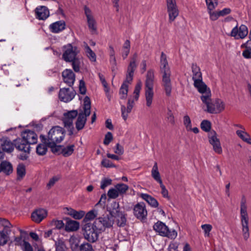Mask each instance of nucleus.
Here are the masks:
<instances>
[{
    "label": "nucleus",
    "mask_w": 251,
    "mask_h": 251,
    "mask_svg": "<svg viewBox=\"0 0 251 251\" xmlns=\"http://www.w3.org/2000/svg\"><path fill=\"white\" fill-rule=\"evenodd\" d=\"M201 99L206 106L205 111L211 114H219L225 109V104L221 99H216L213 102L211 100V91L209 88L201 92Z\"/></svg>",
    "instance_id": "1"
},
{
    "label": "nucleus",
    "mask_w": 251,
    "mask_h": 251,
    "mask_svg": "<svg viewBox=\"0 0 251 251\" xmlns=\"http://www.w3.org/2000/svg\"><path fill=\"white\" fill-rule=\"evenodd\" d=\"M137 54L134 53L128 65L126 79L122 84L119 90V95L121 99L125 100L127 97L128 85L132 81L134 72L137 67Z\"/></svg>",
    "instance_id": "2"
},
{
    "label": "nucleus",
    "mask_w": 251,
    "mask_h": 251,
    "mask_svg": "<svg viewBox=\"0 0 251 251\" xmlns=\"http://www.w3.org/2000/svg\"><path fill=\"white\" fill-rule=\"evenodd\" d=\"M160 63V72L162 75V86L164 87L166 94L170 96L172 91L171 71L167 55L163 52L161 54Z\"/></svg>",
    "instance_id": "3"
},
{
    "label": "nucleus",
    "mask_w": 251,
    "mask_h": 251,
    "mask_svg": "<svg viewBox=\"0 0 251 251\" xmlns=\"http://www.w3.org/2000/svg\"><path fill=\"white\" fill-rule=\"evenodd\" d=\"M65 131L63 128L59 126L52 127L49 132L48 138L40 136V138H44V142L51 147L57 143H60L64 138Z\"/></svg>",
    "instance_id": "4"
},
{
    "label": "nucleus",
    "mask_w": 251,
    "mask_h": 251,
    "mask_svg": "<svg viewBox=\"0 0 251 251\" xmlns=\"http://www.w3.org/2000/svg\"><path fill=\"white\" fill-rule=\"evenodd\" d=\"M101 232V230L95 222L93 224H86L82 227V232L84 239L90 243L96 242L98 240L99 234Z\"/></svg>",
    "instance_id": "5"
},
{
    "label": "nucleus",
    "mask_w": 251,
    "mask_h": 251,
    "mask_svg": "<svg viewBox=\"0 0 251 251\" xmlns=\"http://www.w3.org/2000/svg\"><path fill=\"white\" fill-rule=\"evenodd\" d=\"M154 72L152 70L148 71L145 81V98L146 105L150 107L151 105L153 97Z\"/></svg>",
    "instance_id": "6"
},
{
    "label": "nucleus",
    "mask_w": 251,
    "mask_h": 251,
    "mask_svg": "<svg viewBox=\"0 0 251 251\" xmlns=\"http://www.w3.org/2000/svg\"><path fill=\"white\" fill-rule=\"evenodd\" d=\"M246 199L244 196L242 197L240 203L241 221L244 238L247 240L249 236V217L247 211Z\"/></svg>",
    "instance_id": "7"
},
{
    "label": "nucleus",
    "mask_w": 251,
    "mask_h": 251,
    "mask_svg": "<svg viewBox=\"0 0 251 251\" xmlns=\"http://www.w3.org/2000/svg\"><path fill=\"white\" fill-rule=\"evenodd\" d=\"M91 113V101L89 98L85 97L84 99L83 111L78 114L77 120L75 123V126L78 130L82 129L87 120V117Z\"/></svg>",
    "instance_id": "8"
},
{
    "label": "nucleus",
    "mask_w": 251,
    "mask_h": 251,
    "mask_svg": "<svg viewBox=\"0 0 251 251\" xmlns=\"http://www.w3.org/2000/svg\"><path fill=\"white\" fill-rule=\"evenodd\" d=\"M192 72L193 73L192 79L194 82V86L200 93L203 92L208 87L202 81V74L200 68L196 64H193L192 65Z\"/></svg>",
    "instance_id": "9"
},
{
    "label": "nucleus",
    "mask_w": 251,
    "mask_h": 251,
    "mask_svg": "<svg viewBox=\"0 0 251 251\" xmlns=\"http://www.w3.org/2000/svg\"><path fill=\"white\" fill-rule=\"evenodd\" d=\"M112 208L110 211V214L113 218L116 219L118 226L123 227L126 223V215L120 210L119 204L117 202H113L112 203Z\"/></svg>",
    "instance_id": "10"
},
{
    "label": "nucleus",
    "mask_w": 251,
    "mask_h": 251,
    "mask_svg": "<svg viewBox=\"0 0 251 251\" xmlns=\"http://www.w3.org/2000/svg\"><path fill=\"white\" fill-rule=\"evenodd\" d=\"M153 229L160 235L175 239L177 236V232L175 229L170 230L168 227L162 222L158 221L154 224Z\"/></svg>",
    "instance_id": "11"
},
{
    "label": "nucleus",
    "mask_w": 251,
    "mask_h": 251,
    "mask_svg": "<svg viewBox=\"0 0 251 251\" xmlns=\"http://www.w3.org/2000/svg\"><path fill=\"white\" fill-rule=\"evenodd\" d=\"M63 53L62 58L66 62H71L73 59L77 57L79 50L76 46H73L71 44H68L63 47Z\"/></svg>",
    "instance_id": "12"
},
{
    "label": "nucleus",
    "mask_w": 251,
    "mask_h": 251,
    "mask_svg": "<svg viewBox=\"0 0 251 251\" xmlns=\"http://www.w3.org/2000/svg\"><path fill=\"white\" fill-rule=\"evenodd\" d=\"M167 10L169 15V21L173 22L178 16L179 11L176 0H166Z\"/></svg>",
    "instance_id": "13"
},
{
    "label": "nucleus",
    "mask_w": 251,
    "mask_h": 251,
    "mask_svg": "<svg viewBox=\"0 0 251 251\" xmlns=\"http://www.w3.org/2000/svg\"><path fill=\"white\" fill-rule=\"evenodd\" d=\"M84 11L89 29L93 33L96 32L97 30V24L92 11L86 6H84Z\"/></svg>",
    "instance_id": "14"
},
{
    "label": "nucleus",
    "mask_w": 251,
    "mask_h": 251,
    "mask_svg": "<svg viewBox=\"0 0 251 251\" xmlns=\"http://www.w3.org/2000/svg\"><path fill=\"white\" fill-rule=\"evenodd\" d=\"M94 222L98 225L101 231H103L105 228H109L112 226L114 224V219L112 215H106L96 219Z\"/></svg>",
    "instance_id": "15"
},
{
    "label": "nucleus",
    "mask_w": 251,
    "mask_h": 251,
    "mask_svg": "<svg viewBox=\"0 0 251 251\" xmlns=\"http://www.w3.org/2000/svg\"><path fill=\"white\" fill-rule=\"evenodd\" d=\"M15 147L19 151L25 153L20 155V158L23 160H26L30 151L29 144L25 142L23 139H18L15 140Z\"/></svg>",
    "instance_id": "16"
},
{
    "label": "nucleus",
    "mask_w": 251,
    "mask_h": 251,
    "mask_svg": "<svg viewBox=\"0 0 251 251\" xmlns=\"http://www.w3.org/2000/svg\"><path fill=\"white\" fill-rule=\"evenodd\" d=\"M209 143L212 146L214 151L217 154H221L222 152V148L220 140L217 137L215 131H211L208 135Z\"/></svg>",
    "instance_id": "17"
},
{
    "label": "nucleus",
    "mask_w": 251,
    "mask_h": 251,
    "mask_svg": "<svg viewBox=\"0 0 251 251\" xmlns=\"http://www.w3.org/2000/svg\"><path fill=\"white\" fill-rule=\"evenodd\" d=\"M207 7L208 13L210 16V19L212 21L217 20L221 17L219 11H214L213 10L218 6V0H205Z\"/></svg>",
    "instance_id": "18"
},
{
    "label": "nucleus",
    "mask_w": 251,
    "mask_h": 251,
    "mask_svg": "<svg viewBox=\"0 0 251 251\" xmlns=\"http://www.w3.org/2000/svg\"><path fill=\"white\" fill-rule=\"evenodd\" d=\"M75 95V91L72 88H62L59 93V98L61 101L68 102L72 100Z\"/></svg>",
    "instance_id": "19"
},
{
    "label": "nucleus",
    "mask_w": 251,
    "mask_h": 251,
    "mask_svg": "<svg viewBox=\"0 0 251 251\" xmlns=\"http://www.w3.org/2000/svg\"><path fill=\"white\" fill-rule=\"evenodd\" d=\"M134 215L138 219L144 220L146 218L148 212L144 202L137 203L133 208Z\"/></svg>",
    "instance_id": "20"
},
{
    "label": "nucleus",
    "mask_w": 251,
    "mask_h": 251,
    "mask_svg": "<svg viewBox=\"0 0 251 251\" xmlns=\"http://www.w3.org/2000/svg\"><path fill=\"white\" fill-rule=\"evenodd\" d=\"M248 33V30L247 26L242 25L238 28L237 26L234 27L231 32V36H233L236 39H243Z\"/></svg>",
    "instance_id": "21"
},
{
    "label": "nucleus",
    "mask_w": 251,
    "mask_h": 251,
    "mask_svg": "<svg viewBox=\"0 0 251 251\" xmlns=\"http://www.w3.org/2000/svg\"><path fill=\"white\" fill-rule=\"evenodd\" d=\"M77 115V110H72L65 113L63 119L65 126L68 128L73 127V121Z\"/></svg>",
    "instance_id": "22"
},
{
    "label": "nucleus",
    "mask_w": 251,
    "mask_h": 251,
    "mask_svg": "<svg viewBox=\"0 0 251 251\" xmlns=\"http://www.w3.org/2000/svg\"><path fill=\"white\" fill-rule=\"evenodd\" d=\"M22 137L23 140L30 144H36L37 142V135L33 131L26 130L22 132Z\"/></svg>",
    "instance_id": "23"
},
{
    "label": "nucleus",
    "mask_w": 251,
    "mask_h": 251,
    "mask_svg": "<svg viewBox=\"0 0 251 251\" xmlns=\"http://www.w3.org/2000/svg\"><path fill=\"white\" fill-rule=\"evenodd\" d=\"M63 81L68 86H72L75 81V75L71 69H65L62 73Z\"/></svg>",
    "instance_id": "24"
},
{
    "label": "nucleus",
    "mask_w": 251,
    "mask_h": 251,
    "mask_svg": "<svg viewBox=\"0 0 251 251\" xmlns=\"http://www.w3.org/2000/svg\"><path fill=\"white\" fill-rule=\"evenodd\" d=\"M47 215V211L44 209H37L32 212L31 219L37 223H40Z\"/></svg>",
    "instance_id": "25"
},
{
    "label": "nucleus",
    "mask_w": 251,
    "mask_h": 251,
    "mask_svg": "<svg viewBox=\"0 0 251 251\" xmlns=\"http://www.w3.org/2000/svg\"><path fill=\"white\" fill-rule=\"evenodd\" d=\"M0 144L2 150L5 152H11L14 150L15 144L7 138H2L0 139Z\"/></svg>",
    "instance_id": "26"
},
{
    "label": "nucleus",
    "mask_w": 251,
    "mask_h": 251,
    "mask_svg": "<svg viewBox=\"0 0 251 251\" xmlns=\"http://www.w3.org/2000/svg\"><path fill=\"white\" fill-rule=\"evenodd\" d=\"M36 16L39 20H45L50 15L49 11L47 7L45 6H40L36 8Z\"/></svg>",
    "instance_id": "27"
},
{
    "label": "nucleus",
    "mask_w": 251,
    "mask_h": 251,
    "mask_svg": "<svg viewBox=\"0 0 251 251\" xmlns=\"http://www.w3.org/2000/svg\"><path fill=\"white\" fill-rule=\"evenodd\" d=\"M65 210L66 214L71 216L76 220L81 219L84 216L85 214L84 211H76L71 207H66L65 208Z\"/></svg>",
    "instance_id": "28"
},
{
    "label": "nucleus",
    "mask_w": 251,
    "mask_h": 251,
    "mask_svg": "<svg viewBox=\"0 0 251 251\" xmlns=\"http://www.w3.org/2000/svg\"><path fill=\"white\" fill-rule=\"evenodd\" d=\"M66 24L63 21H59L50 25L49 28L53 33H58L65 29Z\"/></svg>",
    "instance_id": "29"
},
{
    "label": "nucleus",
    "mask_w": 251,
    "mask_h": 251,
    "mask_svg": "<svg viewBox=\"0 0 251 251\" xmlns=\"http://www.w3.org/2000/svg\"><path fill=\"white\" fill-rule=\"evenodd\" d=\"M13 168L11 163L8 161H2L0 164V173L2 172L6 175L13 173Z\"/></svg>",
    "instance_id": "30"
},
{
    "label": "nucleus",
    "mask_w": 251,
    "mask_h": 251,
    "mask_svg": "<svg viewBox=\"0 0 251 251\" xmlns=\"http://www.w3.org/2000/svg\"><path fill=\"white\" fill-rule=\"evenodd\" d=\"M79 227V222L72 220L67 221L65 226V230L68 232L76 231Z\"/></svg>",
    "instance_id": "31"
},
{
    "label": "nucleus",
    "mask_w": 251,
    "mask_h": 251,
    "mask_svg": "<svg viewBox=\"0 0 251 251\" xmlns=\"http://www.w3.org/2000/svg\"><path fill=\"white\" fill-rule=\"evenodd\" d=\"M10 232L11 230H0V246H4L7 243Z\"/></svg>",
    "instance_id": "32"
},
{
    "label": "nucleus",
    "mask_w": 251,
    "mask_h": 251,
    "mask_svg": "<svg viewBox=\"0 0 251 251\" xmlns=\"http://www.w3.org/2000/svg\"><path fill=\"white\" fill-rule=\"evenodd\" d=\"M84 50L86 56L90 61L93 62H96L97 58L96 54L86 43H84Z\"/></svg>",
    "instance_id": "33"
},
{
    "label": "nucleus",
    "mask_w": 251,
    "mask_h": 251,
    "mask_svg": "<svg viewBox=\"0 0 251 251\" xmlns=\"http://www.w3.org/2000/svg\"><path fill=\"white\" fill-rule=\"evenodd\" d=\"M151 175L152 178L159 184L163 183L161 178L160 174L158 171L157 164L156 162H155L152 168L151 171Z\"/></svg>",
    "instance_id": "34"
},
{
    "label": "nucleus",
    "mask_w": 251,
    "mask_h": 251,
    "mask_svg": "<svg viewBox=\"0 0 251 251\" xmlns=\"http://www.w3.org/2000/svg\"><path fill=\"white\" fill-rule=\"evenodd\" d=\"M140 197L152 207H156L158 205L157 201L148 194H141Z\"/></svg>",
    "instance_id": "35"
},
{
    "label": "nucleus",
    "mask_w": 251,
    "mask_h": 251,
    "mask_svg": "<svg viewBox=\"0 0 251 251\" xmlns=\"http://www.w3.org/2000/svg\"><path fill=\"white\" fill-rule=\"evenodd\" d=\"M42 141L44 143L43 144H39L36 148V152L39 155H45L47 151V145L44 142V138H41Z\"/></svg>",
    "instance_id": "36"
},
{
    "label": "nucleus",
    "mask_w": 251,
    "mask_h": 251,
    "mask_svg": "<svg viewBox=\"0 0 251 251\" xmlns=\"http://www.w3.org/2000/svg\"><path fill=\"white\" fill-rule=\"evenodd\" d=\"M130 44L128 40H126L122 47V55L123 59H126L130 52Z\"/></svg>",
    "instance_id": "37"
},
{
    "label": "nucleus",
    "mask_w": 251,
    "mask_h": 251,
    "mask_svg": "<svg viewBox=\"0 0 251 251\" xmlns=\"http://www.w3.org/2000/svg\"><path fill=\"white\" fill-rule=\"evenodd\" d=\"M237 135L245 142L251 144V138L248 133L245 132L244 130L236 131Z\"/></svg>",
    "instance_id": "38"
},
{
    "label": "nucleus",
    "mask_w": 251,
    "mask_h": 251,
    "mask_svg": "<svg viewBox=\"0 0 251 251\" xmlns=\"http://www.w3.org/2000/svg\"><path fill=\"white\" fill-rule=\"evenodd\" d=\"M74 148L75 146L74 145H69L64 147L62 150V154L65 157L71 155L74 151Z\"/></svg>",
    "instance_id": "39"
},
{
    "label": "nucleus",
    "mask_w": 251,
    "mask_h": 251,
    "mask_svg": "<svg viewBox=\"0 0 251 251\" xmlns=\"http://www.w3.org/2000/svg\"><path fill=\"white\" fill-rule=\"evenodd\" d=\"M115 187L120 195L125 194L128 189V186L124 183H118Z\"/></svg>",
    "instance_id": "40"
},
{
    "label": "nucleus",
    "mask_w": 251,
    "mask_h": 251,
    "mask_svg": "<svg viewBox=\"0 0 251 251\" xmlns=\"http://www.w3.org/2000/svg\"><path fill=\"white\" fill-rule=\"evenodd\" d=\"M70 62H72V65L74 70L75 72H79L80 67L81 63L80 59L78 57H76Z\"/></svg>",
    "instance_id": "41"
},
{
    "label": "nucleus",
    "mask_w": 251,
    "mask_h": 251,
    "mask_svg": "<svg viewBox=\"0 0 251 251\" xmlns=\"http://www.w3.org/2000/svg\"><path fill=\"white\" fill-rule=\"evenodd\" d=\"M11 227V224L7 220L0 218V228H2V230H10Z\"/></svg>",
    "instance_id": "42"
},
{
    "label": "nucleus",
    "mask_w": 251,
    "mask_h": 251,
    "mask_svg": "<svg viewBox=\"0 0 251 251\" xmlns=\"http://www.w3.org/2000/svg\"><path fill=\"white\" fill-rule=\"evenodd\" d=\"M17 174L18 179H22L25 175V168L23 164H19L17 168Z\"/></svg>",
    "instance_id": "43"
},
{
    "label": "nucleus",
    "mask_w": 251,
    "mask_h": 251,
    "mask_svg": "<svg viewBox=\"0 0 251 251\" xmlns=\"http://www.w3.org/2000/svg\"><path fill=\"white\" fill-rule=\"evenodd\" d=\"M97 211L95 210H92L89 211L85 215L84 221L87 222L94 219L97 216Z\"/></svg>",
    "instance_id": "44"
},
{
    "label": "nucleus",
    "mask_w": 251,
    "mask_h": 251,
    "mask_svg": "<svg viewBox=\"0 0 251 251\" xmlns=\"http://www.w3.org/2000/svg\"><path fill=\"white\" fill-rule=\"evenodd\" d=\"M107 196L110 199H115L118 198L120 194L115 187H114V188H111L108 191Z\"/></svg>",
    "instance_id": "45"
},
{
    "label": "nucleus",
    "mask_w": 251,
    "mask_h": 251,
    "mask_svg": "<svg viewBox=\"0 0 251 251\" xmlns=\"http://www.w3.org/2000/svg\"><path fill=\"white\" fill-rule=\"evenodd\" d=\"M142 82L141 81H139L135 86L133 94L134 95V97H135V99L136 100H138V99L140 90L142 88Z\"/></svg>",
    "instance_id": "46"
},
{
    "label": "nucleus",
    "mask_w": 251,
    "mask_h": 251,
    "mask_svg": "<svg viewBox=\"0 0 251 251\" xmlns=\"http://www.w3.org/2000/svg\"><path fill=\"white\" fill-rule=\"evenodd\" d=\"M80 251H95L92 245L88 243H83L79 246Z\"/></svg>",
    "instance_id": "47"
},
{
    "label": "nucleus",
    "mask_w": 251,
    "mask_h": 251,
    "mask_svg": "<svg viewBox=\"0 0 251 251\" xmlns=\"http://www.w3.org/2000/svg\"><path fill=\"white\" fill-rule=\"evenodd\" d=\"M201 128L204 131H209L211 129V123L207 120H203L201 124Z\"/></svg>",
    "instance_id": "48"
},
{
    "label": "nucleus",
    "mask_w": 251,
    "mask_h": 251,
    "mask_svg": "<svg viewBox=\"0 0 251 251\" xmlns=\"http://www.w3.org/2000/svg\"><path fill=\"white\" fill-rule=\"evenodd\" d=\"M112 183V179L109 178H103L100 182V188L104 189L106 187L110 185Z\"/></svg>",
    "instance_id": "49"
},
{
    "label": "nucleus",
    "mask_w": 251,
    "mask_h": 251,
    "mask_svg": "<svg viewBox=\"0 0 251 251\" xmlns=\"http://www.w3.org/2000/svg\"><path fill=\"white\" fill-rule=\"evenodd\" d=\"M52 226H54L56 228L61 229L64 226V224L62 220H53L51 222Z\"/></svg>",
    "instance_id": "50"
},
{
    "label": "nucleus",
    "mask_w": 251,
    "mask_h": 251,
    "mask_svg": "<svg viewBox=\"0 0 251 251\" xmlns=\"http://www.w3.org/2000/svg\"><path fill=\"white\" fill-rule=\"evenodd\" d=\"M23 251H33V249L30 244L26 241H24L21 248Z\"/></svg>",
    "instance_id": "51"
},
{
    "label": "nucleus",
    "mask_w": 251,
    "mask_h": 251,
    "mask_svg": "<svg viewBox=\"0 0 251 251\" xmlns=\"http://www.w3.org/2000/svg\"><path fill=\"white\" fill-rule=\"evenodd\" d=\"M114 151L117 154L122 155L124 152V148L119 143H117L114 148Z\"/></svg>",
    "instance_id": "52"
},
{
    "label": "nucleus",
    "mask_w": 251,
    "mask_h": 251,
    "mask_svg": "<svg viewBox=\"0 0 251 251\" xmlns=\"http://www.w3.org/2000/svg\"><path fill=\"white\" fill-rule=\"evenodd\" d=\"M113 140V136L111 132H108L105 135L103 144L105 145H108L110 142Z\"/></svg>",
    "instance_id": "53"
},
{
    "label": "nucleus",
    "mask_w": 251,
    "mask_h": 251,
    "mask_svg": "<svg viewBox=\"0 0 251 251\" xmlns=\"http://www.w3.org/2000/svg\"><path fill=\"white\" fill-rule=\"evenodd\" d=\"M201 228L204 230L205 234L208 236L212 227L211 225L205 224L201 226Z\"/></svg>",
    "instance_id": "54"
},
{
    "label": "nucleus",
    "mask_w": 251,
    "mask_h": 251,
    "mask_svg": "<svg viewBox=\"0 0 251 251\" xmlns=\"http://www.w3.org/2000/svg\"><path fill=\"white\" fill-rule=\"evenodd\" d=\"M79 90L80 93L84 95L86 93V89L85 85V83L83 80L79 81Z\"/></svg>",
    "instance_id": "55"
},
{
    "label": "nucleus",
    "mask_w": 251,
    "mask_h": 251,
    "mask_svg": "<svg viewBox=\"0 0 251 251\" xmlns=\"http://www.w3.org/2000/svg\"><path fill=\"white\" fill-rule=\"evenodd\" d=\"M121 111L122 117L124 119V120L126 121L127 119L128 114L130 112H127V110H126V107L124 105H122Z\"/></svg>",
    "instance_id": "56"
},
{
    "label": "nucleus",
    "mask_w": 251,
    "mask_h": 251,
    "mask_svg": "<svg viewBox=\"0 0 251 251\" xmlns=\"http://www.w3.org/2000/svg\"><path fill=\"white\" fill-rule=\"evenodd\" d=\"M101 165L104 167H113L114 166L112 163L108 159H103L101 161Z\"/></svg>",
    "instance_id": "57"
},
{
    "label": "nucleus",
    "mask_w": 251,
    "mask_h": 251,
    "mask_svg": "<svg viewBox=\"0 0 251 251\" xmlns=\"http://www.w3.org/2000/svg\"><path fill=\"white\" fill-rule=\"evenodd\" d=\"M161 188V194L163 195V196L164 198H168V191L166 189L165 186L163 184V183L159 184Z\"/></svg>",
    "instance_id": "58"
},
{
    "label": "nucleus",
    "mask_w": 251,
    "mask_h": 251,
    "mask_svg": "<svg viewBox=\"0 0 251 251\" xmlns=\"http://www.w3.org/2000/svg\"><path fill=\"white\" fill-rule=\"evenodd\" d=\"M58 180V178L56 176L53 177L51 178L49 183L47 184V187L48 189L50 188L53 185L55 184V183Z\"/></svg>",
    "instance_id": "59"
},
{
    "label": "nucleus",
    "mask_w": 251,
    "mask_h": 251,
    "mask_svg": "<svg viewBox=\"0 0 251 251\" xmlns=\"http://www.w3.org/2000/svg\"><path fill=\"white\" fill-rule=\"evenodd\" d=\"M147 67V61L146 60H143L141 62L140 65V69L142 74H144L146 71Z\"/></svg>",
    "instance_id": "60"
},
{
    "label": "nucleus",
    "mask_w": 251,
    "mask_h": 251,
    "mask_svg": "<svg viewBox=\"0 0 251 251\" xmlns=\"http://www.w3.org/2000/svg\"><path fill=\"white\" fill-rule=\"evenodd\" d=\"M242 55L245 58H251V50L245 49L243 51Z\"/></svg>",
    "instance_id": "61"
},
{
    "label": "nucleus",
    "mask_w": 251,
    "mask_h": 251,
    "mask_svg": "<svg viewBox=\"0 0 251 251\" xmlns=\"http://www.w3.org/2000/svg\"><path fill=\"white\" fill-rule=\"evenodd\" d=\"M231 12V9L229 8H225L222 10L219 11L220 16H225L229 14Z\"/></svg>",
    "instance_id": "62"
},
{
    "label": "nucleus",
    "mask_w": 251,
    "mask_h": 251,
    "mask_svg": "<svg viewBox=\"0 0 251 251\" xmlns=\"http://www.w3.org/2000/svg\"><path fill=\"white\" fill-rule=\"evenodd\" d=\"M24 240H22L21 237H15L14 239L15 244L16 246H20L21 248L22 247V244L23 243V241Z\"/></svg>",
    "instance_id": "63"
},
{
    "label": "nucleus",
    "mask_w": 251,
    "mask_h": 251,
    "mask_svg": "<svg viewBox=\"0 0 251 251\" xmlns=\"http://www.w3.org/2000/svg\"><path fill=\"white\" fill-rule=\"evenodd\" d=\"M167 120L168 122L170 123L171 125H174L175 124V118L171 112L168 114Z\"/></svg>",
    "instance_id": "64"
}]
</instances>
